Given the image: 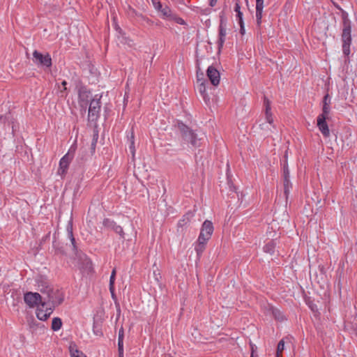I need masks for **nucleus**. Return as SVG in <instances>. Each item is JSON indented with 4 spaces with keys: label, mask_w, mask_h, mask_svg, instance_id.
Here are the masks:
<instances>
[{
    "label": "nucleus",
    "mask_w": 357,
    "mask_h": 357,
    "mask_svg": "<svg viewBox=\"0 0 357 357\" xmlns=\"http://www.w3.org/2000/svg\"><path fill=\"white\" fill-rule=\"evenodd\" d=\"M240 26H241V34H244L245 33V29H244V24H239Z\"/></svg>",
    "instance_id": "obj_44"
},
{
    "label": "nucleus",
    "mask_w": 357,
    "mask_h": 357,
    "mask_svg": "<svg viewBox=\"0 0 357 357\" xmlns=\"http://www.w3.org/2000/svg\"><path fill=\"white\" fill-rule=\"evenodd\" d=\"M70 353L71 357H86V356L81 351H79L75 346L70 347Z\"/></svg>",
    "instance_id": "obj_23"
},
{
    "label": "nucleus",
    "mask_w": 357,
    "mask_h": 357,
    "mask_svg": "<svg viewBox=\"0 0 357 357\" xmlns=\"http://www.w3.org/2000/svg\"><path fill=\"white\" fill-rule=\"evenodd\" d=\"M62 326L61 319L59 317H54L52 321V329L54 331H59Z\"/></svg>",
    "instance_id": "obj_22"
},
{
    "label": "nucleus",
    "mask_w": 357,
    "mask_h": 357,
    "mask_svg": "<svg viewBox=\"0 0 357 357\" xmlns=\"http://www.w3.org/2000/svg\"><path fill=\"white\" fill-rule=\"evenodd\" d=\"M184 222H185L184 220L179 221L178 224V226H181V227L183 226L184 225Z\"/></svg>",
    "instance_id": "obj_46"
},
{
    "label": "nucleus",
    "mask_w": 357,
    "mask_h": 357,
    "mask_svg": "<svg viewBox=\"0 0 357 357\" xmlns=\"http://www.w3.org/2000/svg\"><path fill=\"white\" fill-rule=\"evenodd\" d=\"M207 242V241H200L199 238H198L197 243L195 248V250L198 256L201 255L204 250H205V246Z\"/></svg>",
    "instance_id": "obj_18"
},
{
    "label": "nucleus",
    "mask_w": 357,
    "mask_h": 357,
    "mask_svg": "<svg viewBox=\"0 0 357 357\" xmlns=\"http://www.w3.org/2000/svg\"><path fill=\"white\" fill-rule=\"evenodd\" d=\"M100 98L101 96L98 97V95H96L94 98H93L90 102L89 107V118L91 119L92 121L98 118L100 111Z\"/></svg>",
    "instance_id": "obj_8"
},
{
    "label": "nucleus",
    "mask_w": 357,
    "mask_h": 357,
    "mask_svg": "<svg viewBox=\"0 0 357 357\" xmlns=\"http://www.w3.org/2000/svg\"><path fill=\"white\" fill-rule=\"evenodd\" d=\"M217 1L218 0H210V6L213 7L216 4Z\"/></svg>",
    "instance_id": "obj_45"
},
{
    "label": "nucleus",
    "mask_w": 357,
    "mask_h": 357,
    "mask_svg": "<svg viewBox=\"0 0 357 357\" xmlns=\"http://www.w3.org/2000/svg\"><path fill=\"white\" fill-rule=\"evenodd\" d=\"M225 41V36H219V39H218L219 50H220L222 47Z\"/></svg>",
    "instance_id": "obj_33"
},
{
    "label": "nucleus",
    "mask_w": 357,
    "mask_h": 357,
    "mask_svg": "<svg viewBox=\"0 0 357 357\" xmlns=\"http://www.w3.org/2000/svg\"><path fill=\"white\" fill-rule=\"evenodd\" d=\"M75 150V149L71 146L69 151L60 160L59 167L57 171L59 175L63 176L66 174L69 165L73 158Z\"/></svg>",
    "instance_id": "obj_5"
},
{
    "label": "nucleus",
    "mask_w": 357,
    "mask_h": 357,
    "mask_svg": "<svg viewBox=\"0 0 357 357\" xmlns=\"http://www.w3.org/2000/svg\"><path fill=\"white\" fill-rule=\"evenodd\" d=\"M276 243L274 241H269L266 245L264 246V251L266 253L273 255L275 251Z\"/></svg>",
    "instance_id": "obj_19"
},
{
    "label": "nucleus",
    "mask_w": 357,
    "mask_h": 357,
    "mask_svg": "<svg viewBox=\"0 0 357 357\" xmlns=\"http://www.w3.org/2000/svg\"><path fill=\"white\" fill-rule=\"evenodd\" d=\"M227 31L225 25L223 24V22L221 21L219 26V36H226Z\"/></svg>",
    "instance_id": "obj_27"
},
{
    "label": "nucleus",
    "mask_w": 357,
    "mask_h": 357,
    "mask_svg": "<svg viewBox=\"0 0 357 357\" xmlns=\"http://www.w3.org/2000/svg\"><path fill=\"white\" fill-rule=\"evenodd\" d=\"M326 120V117H324V115H319L317 117V126L322 135L328 137L330 135V131Z\"/></svg>",
    "instance_id": "obj_13"
},
{
    "label": "nucleus",
    "mask_w": 357,
    "mask_h": 357,
    "mask_svg": "<svg viewBox=\"0 0 357 357\" xmlns=\"http://www.w3.org/2000/svg\"><path fill=\"white\" fill-rule=\"evenodd\" d=\"M234 11H235L236 13H237V12H240V11H241V6H240L239 1H238V0H236L235 7H234Z\"/></svg>",
    "instance_id": "obj_41"
},
{
    "label": "nucleus",
    "mask_w": 357,
    "mask_h": 357,
    "mask_svg": "<svg viewBox=\"0 0 357 357\" xmlns=\"http://www.w3.org/2000/svg\"><path fill=\"white\" fill-rule=\"evenodd\" d=\"M213 226L211 221L205 220L202 224L199 238L200 241H208L213 232Z\"/></svg>",
    "instance_id": "obj_10"
},
{
    "label": "nucleus",
    "mask_w": 357,
    "mask_h": 357,
    "mask_svg": "<svg viewBox=\"0 0 357 357\" xmlns=\"http://www.w3.org/2000/svg\"><path fill=\"white\" fill-rule=\"evenodd\" d=\"M162 15V17L167 20H169L172 17L174 13L168 6L162 7V8L159 10Z\"/></svg>",
    "instance_id": "obj_21"
},
{
    "label": "nucleus",
    "mask_w": 357,
    "mask_h": 357,
    "mask_svg": "<svg viewBox=\"0 0 357 357\" xmlns=\"http://www.w3.org/2000/svg\"><path fill=\"white\" fill-rule=\"evenodd\" d=\"M283 185H284V193L285 195L286 199L288 198V195L290 192V189L291 188V183L290 182V180L289 178L285 176V178L283 180Z\"/></svg>",
    "instance_id": "obj_20"
},
{
    "label": "nucleus",
    "mask_w": 357,
    "mask_h": 357,
    "mask_svg": "<svg viewBox=\"0 0 357 357\" xmlns=\"http://www.w3.org/2000/svg\"><path fill=\"white\" fill-rule=\"evenodd\" d=\"M124 332L123 328L121 327L119 331V338L118 340L123 341Z\"/></svg>",
    "instance_id": "obj_39"
},
{
    "label": "nucleus",
    "mask_w": 357,
    "mask_h": 357,
    "mask_svg": "<svg viewBox=\"0 0 357 357\" xmlns=\"http://www.w3.org/2000/svg\"><path fill=\"white\" fill-rule=\"evenodd\" d=\"M119 356L123 357V341L118 340Z\"/></svg>",
    "instance_id": "obj_28"
},
{
    "label": "nucleus",
    "mask_w": 357,
    "mask_h": 357,
    "mask_svg": "<svg viewBox=\"0 0 357 357\" xmlns=\"http://www.w3.org/2000/svg\"><path fill=\"white\" fill-rule=\"evenodd\" d=\"M115 277H116V270L114 269L112 272L110 279H109V284H114L115 281Z\"/></svg>",
    "instance_id": "obj_35"
},
{
    "label": "nucleus",
    "mask_w": 357,
    "mask_h": 357,
    "mask_svg": "<svg viewBox=\"0 0 357 357\" xmlns=\"http://www.w3.org/2000/svg\"><path fill=\"white\" fill-rule=\"evenodd\" d=\"M39 291L44 295L43 303L36 310V316L42 321L47 320L56 306L60 305L64 299L63 292L57 288L48 285L43 280H38Z\"/></svg>",
    "instance_id": "obj_1"
},
{
    "label": "nucleus",
    "mask_w": 357,
    "mask_h": 357,
    "mask_svg": "<svg viewBox=\"0 0 357 357\" xmlns=\"http://www.w3.org/2000/svg\"><path fill=\"white\" fill-rule=\"evenodd\" d=\"M68 236H69V237L70 238V241H71L72 245L73 246V248L75 249V239L73 237L72 228H70V229H68Z\"/></svg>",
    "instance_id": "obj_32"
},
{
    "label": "nucleus",
    "mask_w": 357,
    "mask_h": 357,
    "mask_svg": "<svg viewBox=\"0 0 357 357\" xmlns=\"http://www.w3.org/2000/svg\"><path fill=\"white\" fill-rule=\"evenodd\" d=\"M286 176H287V178H289V172L288 167L284 165V169H283V176H284V178H285Z\"/></svg>",
    "instance_id": "obj_38"
},
{
    "label": "nucleus",
    "mask_w": 357,
    "mask_h": 357,
    "mask_svg": "<svg viewBox=\"0 0 357 357\" xmlns=\"http://www.w3.org/2000/svg\"><path fill=\"white\" fill-rule=\"evenodd\" d=\"M205 80H203V82H199V84L198 86V91L202 95L204 100L206 103H207L209 101V97L206 93V85H205Z\"/></svg>",
    "instance_id": "obj_17"
},
{
    "label": "nucleus",
    "mask_w": 357,
    "mask_h": 357,
    "mask_svg": "<svg viewBox=\"0 0 357 357\" xmlns=\"http://www.w3.org/2000/svg\"><path fill=\"white\" fill-rule=\"evenodd\" d=\"M61 85L63 86V89L61 90L60 92L63 93V91H66L67 89V88H66L67 82L66 81H63L61 82Z\"/></svg>",
    "instance_id": "obj_43"
},
{
    "label": "nucleus",
    "mask_w": 357,
    "mask_h": 357,
    "mask_svg": "<svg viewBox=\"0 0 357 357\" xmlns=\"http://www.w3.org/2000/svg\"><path fill=\"white\" fill-rule=\"evenodd\" d=\"M152 3H153L155 9L158 10V11L162 7V3H160V1L159 0H152Z\"/></svg>",
    "instance_id": "obj_31"
},
{
    "label": "nucleus",
    "mask_w": 357,
    "mask_h": 357,
    "mask_svg": "<svg viewBox=\"0 0 357 357\" xmlns=\"http://www.w3.org/2000/svg\"><path fill=\"white\" fill-rule=\"evenodd\" d=\"M33 61L38 66L50 68L52 66V59L49 54H43L35 50L33 53Z\"/></svg>",
    "instance_id": "obj_6"
},
{
    "label": "nucleus",
    "mask_w": 357,
    "mask_h": 357,
    "mask_svg": "<svg viewBox=\"0 0 357 357\" xmlns=\"http://www.w3.org/2000/svg\"><path fill=\"white\" fill-rule=\"evenodd\" d=\"M264 105L265 107V116L267 123L272 125L273 123V117L271 112V102L268 98L264 97Z\"/></svg>",
    "instance_id": "obj_15"
},
{
    "label": "nucleus",
    "mask_w": 357,
    "mask_h": 357,
    "mask_svg": "<svg viewBox=\"0 0 357 357\" xmlns=\"http://www.w3.org/2000/svg\"><path fill=\"white\" fill-rule=\"evenodd\" d=\"M263 8L264 0H256V20L258 26L261 23Z\"/></svg>",
    "instance_id": "obj_16"
},
{
    "label": "nucleus",
    "mask_w": 357,
    "mask_h": 357,
    "mask_svg": "<svg viewBox=\"0 0 357 357\" xmlns=\"http://www.w3.org/2000/svg\"><path fill=\"white\" fill-rule=\"evenodd\" d=\"M284 349V342L283 340H281L278 344L277 351H276V357H282V351Z\"/></svg>",
    "instance_id": "obj_24"
},
{
    "label": "nucleus",
    "mask_w": 357,
    "mask_h": 357,
    "mask_svg": "<svg viewBox=\"0 0 357 357\" xmlns=\"http://www.w3.org/2000/svg\"><path fill=\"white\" fill-rule=\"evenodd\" d=\"M91 91L87 90L84 86H82L78 91V103L80 107L86 111L89 105V99L91 98Z\"/></svg>",
    "instance_id": "obj_9"
},
{
    "label": "nucleus",
    "mask_w": 357,
    "mask_h": 357,
    "mask_svg": "<svg viewBox=\"0 0 357 357\" xmlns=\"http://www.w3.org/2000/svg\"><path fill=\"white\" fill-rule=\"evenodd\" d=\"M109 291L112 294V297L114 296V284H109Z\"/></svg>",
    "instance_id": "obj_42"
},
{
    "label": "nucleus",
    "mask_w": 357,
    "mask_h": 357,
    "mask_svg": "<svg viewBox=\"0 0 357 357\" xmlns=\"http://www.w3.org/2000/svg\"><path fill=\"white\" fill-rule=\"evenodd\" d=\"M331 98L328 94H326L323 99V105H330Z\"/></svg>",
    "instance_id": "obj_34"
},
{
    "label": "nucleus",
    "mask_w": 357,
    "mask_h": 357,
    "mask_svg": "<svg viewBox=\"0 0 357 357\" xmlns=\"http://www.w3.org/2000/svg\"><path fill=\"white\" fill-rule=\"evenodd\" d=\"M169 20L174 21L176 23L179 24H185V22L180 17L177 16L176 14H173L172 17L169 19Z\"/></svg>",
    "instance_id": "obj_25"
},
{
    "label": "nucleus",
    "mask_w": 357,
    "mask_h": 357,
    "mask_svg": "<svg viewBox=\"0 0 357 357\" xmlns=\"http://www.w3.org/2000/svg\"><path fill=\"white\" fill-rule=\"evenodd\" d=\"M176 127L181 134L182 138L192 146L197 147L200 146L201 138H198L197 135L190 130L187 126L181 122H178Z\"/></svg>",
    "instance_id": "obj_3"
},
{
    "label": "nucleus",
    "mask_w": 357,
    "mask_h": 357,
    "mask_svg": "<svg viewBox=\"0 0 357 357\" xmlns=\"http://www.w3.org/2000/svg\"><path fill=\"white\" fill-rule=\"evenodd\" d=\"M330 112V105H323L322 113L320 115H324V117L328 116Z\"/></svg>",
    "instance_id": "obj_29"
},
{
    "label": "nucleus",
    "mask_w": 357,
    "mask_h": 357,
    "mask_svg": "<svg viewBox=\"0 0 357 357\" xmlns=\"http://www.w3.org/2000/svg\"><path fill=\"white\" fill-rule=\"evenodd\" d=\"M75 266L82 273H89L92 271V262L90 259L83 253L76 254Z\"/></svg>",
    "instance_id": "obj_4"
},
{
    "label": "nucleus",
    "mask_w": 357,
    "mask_h": 357,
    "mask_svg": "<svg viewBox=\"0 0 357 357\" xmlns=\"http://www.w3.org/2000/svg\"><path fill=\"white\" fill-rule=\"evenodd\" d=\"M207 77L213 86H218L220 83V73L213 66H209L206 71Z\"/></svg>",
    "instance_id": "obj_12"
},
{
    "label": "nucleus",
    "mask_w": 357,
    "mask_h": 357,
    "mask_svg": "<svg viewBox=\"0 0 357 357\" xmlns=\"http://www.w3.org/2000/svg\"><path fill=\"white\" fill-rule=\"evenodd\" d=\"M24 301L29 307H34L36 306L38 307L43 302V296L40 294L31 291L24 294Z\"/></svg>",
    "instance_id": "obj_7"
},
{
    "label": "nucleus",
    "mask_w": 357,
    "mask_h": 357,
    "mask_svg": "<svg viewBox=\"0 0 357 357\" xmlns=\"http://www.w3.org/2000/svg\"><path fill=\"white\" fill-rule=\"evenodd\" d=\"M197 82H203V80H205L204 79V74L202 73H201L199 74V72H197Z\"/></svg>",
    "instance_id": "obj_40"
},
{
    "label": "nucleus",
    "mask_w": 357,
    "mask_h": 357,
    "mask_svg": "<svg viewBox=\"0 0 357 357\" xmlns=\"http://www.w3.org/2000/svg\"><path fill=\"white\" fill-rule=\"evenodd\" d=\"M251 357H254V349H253V347L252 346V354H251Z\"/></svg>",
    "instance_id": "obj_47"
},
{
    "label": "nucleus",
    "mask_w": 357,
    "mask_h": 357,
    "mask_svg": "<svg viewBox=\"0 0 357 357\" xmlns=\"http://www.w3.org/2000/svg\"><path fill=\"white\" fill-rule=\"evenodd\" d=\"M342 52L344 55L348 56L350 54V45L351 43V21L349 19L348 13L344 10L342 12Z\"/></svg>",
    "instance_id": "obj_2"
},
{
    "label": "nucleus",
    "mask_w": 357,
    "mask_h": 357,
    "mask_svg": "<svg viewBox=\"0 0 357 357\" xmlns=\"http://www.w3.org/2000/svg\"><path fill=\"white\" fill-rule=\"evenodd\" d=\"M98 139V133L94 134L93 137V139H92V142H91V148L92 153H94V151H95Z\"/></svg>",
    "instance_id": "obj_26"
},
{
    "label": "nucleus",
    "mask_w": 357,
    "mask_h": 357,
    "mask_svg": "<svg viewBox=\"0 0 357 357\" xmlns=\"http://www.w3.org/2000/svg\"><path fill=\"white\" fill-rule=\"evenodd\" d=\"M264 313L266 315L273 316L275 320L279 321H282L285 319L284 315L279 309L275 308L269 304L265 306Z\"/></svg>",
    "instance_id": "obj_11"
},
{
    "label": "nucleus",
    "mask_w": 357,
    "mask_h": 357,
    "mask_svg": "<svg viewBox=\"0 0 357 357\" xmlns=\"http://www.w3.org/2000/svg\"><path fill=\"white\" fill-rule=\"evenodd\" d=\"M236 17H237V18L238 20V24H243V13H242L241 11L236 13Z\"/></svg>",
    "instance_id": "obj_37"
},
{
    "label": "nucleus",
    "mask_w": 357,
    "mask_h": 357,
    "mask_svg": "<svg viewBox=\"0 0 357 357\" xmlns=\"http://www.w3.org/2000/svg\"><path fill=\"white\" fill-rule=\"evenodd\" d=\"M53 248L55 249L56 253H61V254L64 253V251H63L62 247H59V243L56 241L53 242Z\"/></svg>",
    "instance_id": "obj_30"
},
{
    "label": "nucleus",
    "mask_w": 357,
    "mask_h": 357,
    "mask_svg": "<svg viewBox=\"0 0 357 357\" xmlns=\"http://www.w3.org/2000/svg\"><path fill=\"white\" fill-rule=\"evenodd\" d=\"M103 225L105 227L114 230L116 234H119L122 238L124 237L123 228L121 226L117 225L116 222H114V221L109 219H105L103 221Z\"/></svg>",
    "instance_id": "obj_14"
},
{
    "label": "nucleus",
    "mask_w": 357,
    "mask_h": 357,
    "mask_svg": "<svg viewBox=\"0 0 357 357\" xmlns=\"http://www.w3.org/2000/svg\"><path fill=\"white\" fill-rule=\"evenodd\" d=\"M131 138H132V141H131V144H130V150L131 153H132V155H134L135 150V146H134V141H133L134 136H133V133H132Z\"/></svg>",
    "instance_id": "obj_36"
}]
</instances>
